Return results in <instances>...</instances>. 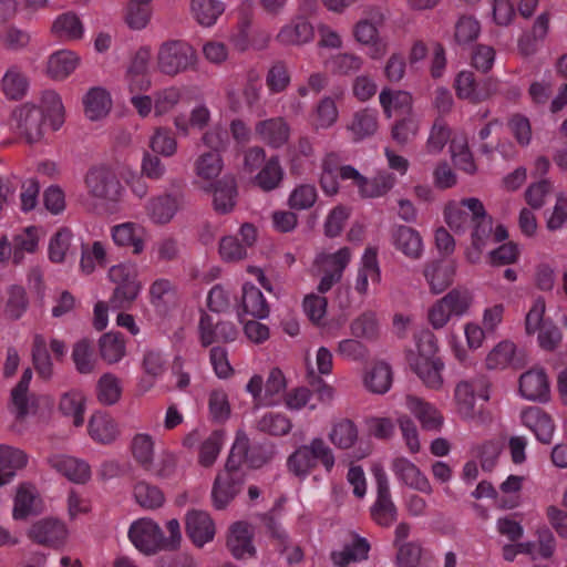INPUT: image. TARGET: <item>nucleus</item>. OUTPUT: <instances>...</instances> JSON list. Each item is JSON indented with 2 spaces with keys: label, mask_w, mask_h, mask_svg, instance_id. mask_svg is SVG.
<instances>
[{
  "label": "nucleus",
  "mask_w": 567,
  "mask_h": 567,
  "mask_svg": "<svg viewBox=\"0 0 567 567\" xmlns=\"http://www.w3.org/2000/svg\"><path fill=\"white\" fill-rule=\"evenodd\" d=\"M291 426L290 419L279 413H267L257 422V429L260 432L275 436L288 434Z\"/></svg>",
  "instance_id": "de8ad7c7"
},
{
  "label": "nucleus",
  "mask_w": 567,
  "mask_h": 567,
  "mask_svg": "<svg viewBox=\"0 0 567 567\" xmlns=\"http://www.w3.org/2000/svg\"><path fill=\"white\" fill-rule=\"evenodd\" d=\"M151 301L156 308H165L176 298L175 287L167 279L155 280L150 288Z\"/></svg>",
  "instance_id": "338daca9"
},
{
  "label": "nucleus",
  "mask_w": 567,
  "mask_h": 567,
  "mask_svg": "<svg viewBox=\"0 0 567 567\" xmlns=\"http://www.w3.org/2000/svg\"><path fill=\"white\" fill-rule=\"evenodd\" d=\"M380 104L384 110L388 117L391 116V110L401 111L402 114H409L412 110V96L405 91L392 92L389 89H383L380 93Z\"/></svg>",
  "instance_id": "a19ab883"
},
{
  "label": "nucleus",
  "mask_w": 567,
  "mask_h": 567,
  "mask_svg": "<svg viewBox=\"0 0 567 567\" xmlns=\"http://www.w3.org/2000/svg\"><path fill=\"white\" fill-rule=\"evenodd\" d=\"M28 455L16 447L0 445V487L9 484L17 471L25 467Z\"/></svg>",
  "instance_id": "4be33fe9"
},
{
  "label": "nucleus",
  "mask_w": 567,
  "mask_h": 567,
  "mask_svg": "<svg viewBox=\"0 0 567 567\" xmlns=\"http://www.w3.org/2000/svg\"><path fill=\"white\" fill-rule=\"evenodd\" d=\"M91 355L92 346L89 339H81L73 346L72 360L80 373L87 374L94 370V362L91 360Z\"/></svg>",
  "instance_id": "774afa93"
},
{
  "label": "nucleus",
  "mask_w": 567,
  "mask_h": 567,
  "mask_svg": "<svg viewBox=\"0 0 567 567\" xmlns=\"http://www.w3.org/2000/svg\"><path fill=\"white\" fill-rule=\"evenodd\" d=\"M68 534L65 524L53 517L37 520L28 530V537L34 543L54 549L64 546Z\"/></svg>",
  "instance_id": "423d86ee"
},
{
  "label": "nucleus",
  "mask_w": 567,
  "mask_h": 567,
  "mask_svg": "<svg viewBox=\"0 0 567 567\" xmlns=\"http://www.w3.org/2000/svg\"><path fill=\"white\" fill-rule=\"evenodd\" d=\"M280 509V503H277L269 512L259 514L258 517L264 523L267 533L277 542L279 551L284 553L288 547V535L280 528L276 513Z\"/></svg>",
  "instance_id": "09e8293b"
},
{
  "label": "nucleus",
  "mask_w": 567,
  "mask_h": 567,
  "mask_svg": "<svg viewBox=\"0 0 567 567\" xmlns=\"http://www.w3.org/2000/svg\"><path fill=\"white\" fill-rule=\"evenodd\" d=\"M128 537L134 546L146 555L164 550L163 530L152 519L142 518L134 522L130 527Z\"/></svg>",
  "instance_id": "39448f33"
},
{
  "label": "nucleus",
  "mask_w": 567,
  "mask_h": 567,
  "mask_svg": "<svg viewBox=\"0 0 567 567\" xmlns=\"http://www.w3.org/2000/svg\"><path fill=\"white\" fill-rule=\"evenodd\" d=\"M391 240L394 247L408 258H421L423 243L419 231L414 228L404 225L393 227L391 229Z\"/></svg>",
  "instance_id": "a211bd4d"
},
{
  "label": "nucleus",
  "mask_w": 567,
  "mask_h": 567,
  "mask_svg": "<svg viewBox=\"0 0 567 567\" xmlns=\"http://www.w3.org/2000/svg\"><path fill=\"white\" fill-rule=\"evenodd\" d=\"M409 364L427 388L437 390L442 386L444 363L441 359L411 361Z\"/></svg>",
  "instance_id": "cd10ccee"
},
{
  "label": "nucleus",
  "mask_w": 567,
  "mask_h": 567,
  "mask_svg": "<svg viewBox=\"0 0 567 567\" xmlns=\"http://www.w3.org/2000/svg\"><path fill=\"white\" fill-rule=\"evenodd\" d=\"M549 29V13L539 14L534 22L530 33H525L518 40V49L523 55H530L536 52V41L544 40Z\"/></svg>",
  "instance_id": "72a5a7b5"
},
{
  "label": "nucleus",
  "mask_w": 567,
  "mask_h": 567,
  "mask_svg": "<svg viewBox=\"0 0 567 567\" xmlns=\"http://www.w3.org/2000/svg\"><path fill=\"white\" fill-rule=\"evenodd\" d=\"M91 437L102 444L114 442L118 435L116 422L107 415H93L89 421Z\"/></svg>",
  "instance_id": "473e14b6"
},
{
  "label": "nucleus",
  "mask_w": 567,
  "mask_h": 567,
  "mask_svg": "<svg viewBox=\"0 0 567 567\" xmlns=\"http://www.w3.org/2000/svg\"><path fill=\"white\" fill-rule=\"evenodd\" d=\"M317 197V189L313 185L302 184L291 192L288 205L297 210L308 209L315 205Z\"/></svg>",
  "instance_id": "680f3d73"
},
{
  "label": "nucleus",
  "mask_w": 567,
  "mask_h": 567,
  "mask_svg": "<svg viewBox=\"0 0 567 567\" xmlns=\"http://www.w3.org/2000/svg\"><path fill=\"white\" fill-rule=\"evenodd\" d=\"M112 237L117 246L133 247V254L140 255L144 250V240L141 228L133 223L116 225L112 228Z\"/></svg>",
  "instance_id": "2f4dec72"
},
{
  "label": "nucleus",
  "mask_w": 567,
  "mask_h": 567,
  "mask_svg": "<svg viewBox=\"0 0 567 567\" xmlns=\"http://www.w3.org/2000/svg\"><path fill=\"white\" fill-rule=\"evenodd\" d=\"M527 363L523 351H517L511 341H502L496 344L486 357V367L489 370L504 369L511 365L514 369H523Z\"/></svg>",
  "instance_id": "9b49d317"
},
{
  "label": "nucleus",
  "mask_w": 567,
  "mask_h": 567,
  "mask_svg": "<svg viewBox=\"0 0 567 567\" xmlns=\"http://www.w3.org/2000/svg\"><path fill=\"white\" fill-rule=\"evenodd\" d=\"M209 189L214 192L213 205L218 214H228L234 209L238 196L237 182L234 175H224L220 179L210 184Z\"/></svg>",
  "instance_id": "2eb2a0df"
},
{
  "label": "nucleus",
  "mask_w": 567,
  "mask_h": 567,
  "mask_svg": "<svg viewBox=\"0 0 567 567\" xmlns=\"http://www.w3.org/2000/svg\"><path fill=\"white\" fill-rule=\"evenodd\" d=\"M259 138L272 148L284 146L290 136V127L284 117H272L260 121L255 126Z\"/></svg>",
  "instance_id": "f3484780"
},
{
  "label": "nucleus",
  "mask_w": 567,
  "mask_h": 567,
  "mask_svg": "<svg viewBox=\"0 0 567 567\" xmlns=\"http://www.w3.org/2000/svg\"><path fill=\"white\" fill-rule=\"evenodd\" d=\"M198 329L203 347H209L218 341L231 342L238 334L234 323L229 321L214 323L212 317L206 312H203L200 316Z\"/></svg>",
  "instance_id": "9d476101"
},
{
  "label": "nucleus",
  "mask_w": 567,
  "mask_h": 567,
  "mask_svg": "<svg viewBox=\"0 0 567 567\" xmlns=\"http://www.w3.org/2000/svg\"><path fill=\"white\" fill-rule=\"evenodd\" d=\"M241 309L243 313L256 319H265L270 312V307L262 292L250 282H246L243 286Z\"/></svg>",
  "instance_id": "b1692460"
},
{
  "label": "nucleus",
  "mask_w": 567,
  "mask_h": 567,
  "mask_svg": "<svg viewBox=\"0 0 567 567\" xmlns=\"http://www.w3.org/2000/svg\"><path fill=\"white\" fill-rule=\"evenodd\" d=\"M35 487L30 483H22L17 489L12 516L16 520H24L31 515H38L35 508L37 501Z\"/></svg>",
  "instance_id": "a878e982"
},
{
  "label": "nucleus",
  "mask_w": 567,
  "mask_h": 567,
  "mask_svg": "<svg viewBox=\"0 0 567 567\" xmlns=\"http://www.w3.org/2000/svg\"><path fill=\"white\" fill-rule=\"evenodd\" d=\"M136 502L144 508L155 509L163 505L164 494L156 486L140 482L134 487Z\"/></svg>",
  "instance_id": "603ef678"
},
{
  "label": "nucleus",
  "mask_w": 567,
  "mask_h": 567,
  "mask_svg": "<svg viewBox=\"0 0 567 567\" xmlns=\"http://www.w3.org/2000/svg\"><path fill=\"white\" fill-rule=\"evenodd\" d=\"M40 107L45 116L51 117L53 128L58 130L63 123V105L60 96L54 91L43 92Z\"/></svg>",
  "instance_id": "69168bd1"
},
{
  "label": "nucleus",
  "mask_w": 567,
  "mask_h": 567,
  "mask_svg": "<svg viewBox=\"0 0 567 567\" xmlns=\"http://www.w3.org/2000/svg\"><path fill=\"white\" fill-rule=\"evenodd\" d=\"M244 483L240 478L224 477L217 475L212 489L213 505L216 509H225L228 504L240 493Z\"/></svg>",
  "instance_id": "5701e85b"
},
{
  "label": "nucleus",
  "mask_w": 567,
  "mask_h": 567,
  "mask_svg": "<svg viewBox=\"0 0 567 567\" xmlns=\"http://www.w3.org/2000/svg\"><path fill=\"white\" fill-rule=\"evenodd\" d=\"M249 452V439L243 432H238L235 442L230 449V453L225 463V468L217 475L224 477H238L245 483V473L241 471V464L246 462Z\"/></svg>",
  "instance_id": "aec40b11"
},
{
  "label": "nucleus",
  "mask_w": 567,
  "mask_h": 567,
  "mask_svg": "<svg viewBox=\"0 0 567 567\" xmlns=\"http://www.w3.org/2000/svg\"><path fill=\"white\" fill-rule=\"evenodd\" d=\"M372 473L377 482V501L370 512L373 520L383 527L396 520L398 508L391 498L386 474L381 465H374Z\"/></svg>",
  "instance_id": "7ed1b4c3"
},
{
  "label": "nucleus",
  "mask_w": 567,
  "mask_h": 567,
  "mask_svg": "<svg viewBox=\"0 0 567 567\" xmlns=\"http://www.w3.org/2000/svg\"><path fill=\"white\" fill-rule=\"evenodd\" d=\"M313 37L312 24L305 18L298 17L281 28L277 34V41L282 45H302L312 41Z\"/></svg>",
  "instance_id": "412c9836"
},
{
  "label": "nucleus",
  "mask_w": 567,
  "mask_h": 567,
  "mask_svg": "<svg viewBox=\"0 0 567 567\" xmlns=\"http://www.w3.org/2000/svg\"><path fill=\"white\" fill-rule=\"evenodd\" d=\"M141 290L140 281L117 285L110 298V306L114 310L128 309L137 298Z\"/></svg>",
  "instance_id": "4d7b16f0"
},
{
  "label": "nucleus",
  "mask_w": 567,
  "mask_h": 567,
  "mask_svg": "<svg viewBox=\"0 0 567 567\" xmlns=\"http://www.w3.org/2000/svg\"><path fill=\"white\" fill-rule=\"evenodd\" d=\"M378 126L375 112L363 109L353 114L347 128L353 134V141L360 142L372 136L378 131Z\"/></svg>",
  "instance_id": "bb28decb"
},
{
  "label": "nucleus",
  "mask_w": 567,
  "mask_h": 567,
  "mask_svg": "<svg viewBox=\"0 0 567 567\" xmlns=\"http://www.w3.org/2000/svg\"><path fill=\"white\" fill-rule=\"evenodd\" d=\"M353 337L374 340L379 333V324L373 312H364L354 319L350 324Z\"/></svg>",
  "instance_id": "6e6d98bb"
},
{
  "label": "nucleus",
  "mask_w": 567,
  "mask_h": 567,
  "mask_svg": "<svg viewBox=\"0 0 567 567\" xmlns=\"http://www.w3.org/2000/svg\"><path fill=\"white\" fill-rule=\"evenodd\" d=\"M224 9V3L218 0H192L195 18L204 27L213 25Z\"/></svg>",
  "instance_id": "37998d69"
},
{
  "label": "nucleus",
  "mask_w": 567,
  "mask_h": 567,
  "mask_svg": "<svg viewBox=\"0 0 567 567\" xmlns=\"http://www.w3.org/2000/svg\"><path fill=\"white\" fill-rule=\"evenodd\" d=\"M153 446V440L147 434H136L132 441L133 455L146 471L152 467Z\"/></svg>",
  "instance_id": "bf43d9fd"
},
{
  "label": "nucleus",
  "mask_w": 567,
  "mask_h": 567,
  "mask_svg": "<svg viewBox=\"0 0 567 567\" xmlns=\"http://www.w3.org/2000/svg\"><path fill=\"white\" fill-rule=\"evenodd\" d=\"M195 169L197 176L204 179H213L217 177L223 169V159L217 152H207L202 154L196 163Z\"/></svg>",
  "instance_id": "864d4df0"
},
{
  "label": "nucleus",
  "mask_w": 567,
  "mask_h": 567,
  "mask_svg": "<svg viewBox=\"0 0 567 567\" xmlns=\"http://www.w3.org/2000/svg\"><path fill=\"white\" fill-rule=\"evenodd\" d=\"M395 178L390 173H379L372 179L363 176L359 186L362 197L373 198L385 195L394 185Z\"/></svg>",
  "instance_id": "79ce46f5"
},
{
  "label": "nucleus",
  "mask_w": 567,
  "mask_h": 567,
  "mask_svg": "<svg viewBox=\"0 0 567 567\" xmlns=\"http://www.w3.org/2000/svg\"><path fill=\"white\" fill-rule=\"evenodd\" d=\"M285 172L280 165L279 156H271L260 172L255 176V184L264 192L278 188L284 179Z\"/></svg>",
  "instance_id": "c85d7f7f"
},
{
  "label": "nucleus",
  "mask_w": 567,
  "mask_h": 567,
  "mask_svg": "<svg viewBox=\"0 0 567 567\" xmlns=\"http://www.w3.org/2000/svg\"><path fill=\"white\" fill-rule=\"evenodd\" d=\"M359 439L358 427L350 419H342L333 424L329 440L342 450L351 449Z\"/></svg>",
  "instance_id": "f704fd0d"
},
{
  "label": "nucleus",
  "mask_w": 567,
  "mask_h": 567,
  "mask_svg": "<svg viewBox=\"0 0 567 567\" xmlns=\"http://www.w3.org/2000/svg\"><path fill=\"white\" fill-rule=\"evenodd\" d=\"M28 79L17 68H10L2 78V90L10 100L22 99L28 90Z\"/></svg>",
  "instance_id": "c03bdc74"
},
{
  "label": "nucleus",
  "mask_w": 567,
  "mask_h": 567,
  "mask_svg": "<svg viewBox=\"0 0 567 567\" xmlns=\"http://www.w3.org/2000/svg\"><path fill=\"white\" fill-rule=\"evenodd\" d=\"M417 353L410 352L408 354V361H427L440 359L436 357L437 352V339L436 337L429 330L422 331L416 341Z\"/></svg>",
  "instance_id": "49530a36"
},
{
  "label": "nucleus",
  "mask_w": 567,
  "mask_h": 567,
  "mask_svg": "<svg viewBox=\"0 0 567 567\" xmlns=\"http://www.w3.org/2000/svg\"><path fill=\"white\" fill-rule=\"evenodd\" d=\"M519 392L530 400L547 402L550 398V388L544 369H530L519 377Z\"/></svg>",
  "instance_id": "1a4fd4ad"
},
{
  "label": "nucleus",
  "mask_w": 567,
  "mask_h": 567,
  "mask_svg": "<svg viewBox=\"0 0 567 567\" xmlns=\"http://www.w3.org/2000/svg\"><path fill=\"white\" fill-rule=\"evenodd\" d=\"M147 209L156 224H166L178 209L177 198L168 194L161 195L150 202Z\"/></svg>",
  "instance_id": "e433bc0d"
},
{
  "label": "nucleus",
  "mask_w": 567,
  "mask_h": 567,
  "mask_svg": "<svg viewBox=\"0 0 567 567\" xmlns=\"http://www.w3.org/2000/svg\"><path fill=\"white\" fill-rule=\"evenodd\" d=\"M456 94L460 99H467L473 103L486 100L493 91L496 90V82L488 80L482 86L472 72L463 71L458 73L455 80Z\"/></svg>",
  "instance_id": "dca6fc26"
},
{
  "label": "nucleus",
  "mask_w": 567,
  "mask_h": 567,
  "mask_svg": "<svg viewBox=\"0 0 567 567\" xmlns=\"http://www.w3.org/2000/svg\"><path fill=\"white\" fill-rule=\"evenodd\" d=\"M118 379L111 373L103 374L97 382V399L104 405H113L121 398Z\"/></svg>",
  "instance_id": "5fc2aeb1"
},
{
  "label": "nucleus",
  "mask_w": 567,
  "mask_h": 567,
  "mask_svg": "<svg viewBox=\"0 0 567 567\" xmlns=\"http://www.w3.org/2000/svg\"><path fill=\"white\" fill-rule=\"evenodd\" d=\"M223 446V432L214 431L200 445L198 462L204 467H210Z\"/></svg>",
  "instance_id": "13d9d810"
},
{
  "label": "nucleus",
  "mask_w": 567,
  "mask_h": 567,
  "mask_svg": "<svg viewBox=\"0 0 567 567\" xmlns=\"http://www.w3.org/2000/svg\"><path fill=\"white\" fill-rule=\"evenodd\" d=\"M85 183L92 196L111 202L117 200L122 189L114 172L105 166L91 168L85 176Z\"/></svg>",
  "instance_id": "0eeeda50"
},
{
  "label": "nucleus",
  "mask_w": 567,
  "mask_h": 567,
  "mask_svg": "<svg viewBox=\"0 0 567 567\" xmlns=\"http://www.w3.org/2000/svg\"><path fill=\"white\" fill-rule=\"evenodd\" d=\"M32 361L40 378L44 380L51 379L53 375V364L47 349L45 340L41 334H37L33 339Z\"/></svg>",
  "instance_id": "ea45409f"
},
{
  "label": "nucleus",
  "mask_w": 567,
  "mask_h": 567,
  "mask_svg": "<svg viewBox=\"0 0 567 567\" xmlns=\"http://www.w3.org/2000/svg\"><path fill=\"white\" fill-rule=\"evenodd\" d=\"M392 384V370L385 362H378L364 377V385L373 393L383 394Z\"/></svg>",
  "instance_id": "c9c22d12"
},
{
  "label": "nucleus",
  "mask_w": 567,
  "mask_h": 567,
  "mask_svg": "<svg viewBox=\"0 0 567 567\" xmlns=\"http://www.w3.org/2000/svg\"><path fill=\"white\" fill-rule=\"evenodd\" d=\"M383 14L377 11L371 19L360 20L354 27V37L362 44L375 43L378 27L383 23Z\"/></svg>",
  "instance_id": "3c124183"
},
{
  "label": "nucleus",
  "mask_w": 567,
  "mask_h": 567,
  "mask_svg": "<svg viewBox=\"0 0 567 567\" xmlns=\"http://www.w3.org/2000/svg\"><path fill=\"white\" fill-rule=\"evenodd\" d=\"M78 55L68 50L53 53L48 61V74L54 80H63L69 76L76 68Z\"/></svg>",
  "instance_id": "7c9ffc66"
},
{
  "label": "nucleus",
  "mask_w": 567,
  "mask_h": 567,
  "mask_svg": "<svg viewBox=\"0 0 567 567\" xmlns=\"http://www.w3.org/2000/svg\"><path fill=\"white\" fill-rule=\"evenodd\" d=\"M254 530L247 522H236L229 528L227 537V547L237 559L244 558L246 555L254 557L256 548L252 545Z\"/></svg>",
  "instance_id": "f8f14e48"
},
{
  "label": "nucleus",
  "mask_w": 567,
  "mask_h": 567,
  "mask_svg": "<svg viewBox=\"0 0 567 567\" xmlns=\"http://www.w3.org/2000/svg\"><path fill=\"white\" fill-rule=\"evenodd\" d=\"M50 464L62 473L70 481L83 484L91 476L90 465L74 457H53L49 460Z\"/></svg>",
  "instance_id": "393cba45"
},
{
  "label": "nucleus",
  "mask_w": 567,
  "mask_h": 567,
  "mask_svg": "<svg viewBox=\"0 0 567 567\" xmlns=\"http://www.w3.org/2000/svg\"><path fill=\"white\" fill-rule=\"evenodd\" d=\"M185 530L197 547H203L213 540L216 533L213 518L207 512L200 509H192L186 514Z\"/></svg>",
  "instance_id": "6e6552de"
},
{
  "label": "nucleus",
  "mask_w": 567,
  "mask_h": 567,
  "mask_svg": "<svg viewBox=\"0 0 567 567\" xmlns=\"http://www.w3.org/2000/svg\"><path fill=\"white\" fill-rule=\"evenodd\" d=\"M522 422L543 444H550L555 431L551 417L538 406H530L522 412Z\"/></svg>",
  "instance_id": "ddd939ff"
},
{
  "label": "nucleus",
  "mask_w": 567,
  "mask_h": 567,
  "mask_svg": "<svg viewBox=\"0 0 567 567\" xmlns=\"http://www.w3.org/2000/svg\"><path fill=\"white\" fill-rule=\"evenodd\" d=\"M83 103L85 115L91 121H96L105 116L112 105L110 94L102 87H92L86 93Z\"/></svg>",
  "instance_id": "c756f323"
},
{
  "label": "nucleus",
  "mask_w": 567,
  "mask_h": 567,
  "mask_svg": "<svg viewBox=\"0 0 567 567\" xmlns=\"http://www.w3.org/2000/svg\"><path fill=\"white\" fill-rule=\"evenodd\" d=\"M100 355L107 363L118 362L125 354V343L120 332L104 333L99 340Z\"/></svg>",
  "instance_id": "4c0bfd02"
},
{
  "label": "nucleus",
  "mask_w": 567,
  "mask_h": 567,
  "mask_svg": "<svg viewBox=\"0 0 567 567\" xmlns=\"http://www.w3.org/2000/svg\"><path fill=\"white\" fill-rule=\"evenodd\" d=\"M478 388L480 392L477 395L483 401H488L489 395L487 384H485L483 381H461L460 383H457L455 388V401L457 404L458 413L464 419L486 422L491 419L489 413L485 412L481 406H476L475 392L478 390Z\"/></svg>",
  "instance_id": "f03ea898"
},
{
  "label": "nucleus",
  "mask_w": 567,
  "mask_h": 567,
  "mask_svg": "<svg viewBox=\"0 0 567 567\" xmlns=\"http://www.w3.org/2000/svg\"><path fill=\"white\" fill-rule=\"evenodd\" d=\"M287 465L289 471L299 477L308 475L310 471L316 467L315 461L312 460L306 445H301L300 447H298L288 457Z\"/></svg>",
  "instance_id": "052dcab7"
},
{
  "label": "nucleus",
  "mask_w": 567,
  "mask_h": 567,
  "mask_svg": "<svg viewBox=\"0 0 567 567\" xmlns=\"http://www.w3.org/2000/svg\"><path fill=\"white\" fill-rule=\"evenodd\" d=\"M151 14L152 9L150 4L127 2L124 20L130 29L142 30L148 24Z\"/></svg>",
  "instance_id": "0e129e2a"
},
{
  "label": "nucleus",
  "mask_w": 567,
  "mask_h": 567,
  "mask_svg": "<svg viewBox=\"0 0 567 567\" xmlns=\"http://www.w3.org/2000/svg\"><path fill=\"white\" fill-rule=\"evenodd\" d=\"M481 25L473 17L462 16L455 23L454 41L462 47L474 42L480 34Z\"/></svg>",
  "instance_id": "8fccbe9b"
},
{
  "label": "nucleus",
  "mask_w": 567,
  "mask_h": 567,
  "mask_svg": "<svg viewBox=\"0 0 567 567\" xmlns=\"http://www.w3.org/2000/svg\"><path fill=\"white\" fill-rule=\"evenodd\" d=\"M443 301L454 316L460 317L467 312L472 305L473 297L467 289L455 288L443 297Z\"/></svg>",
  "instance_id": "e2e57ef3"
},
{
  "label": "nucleus",
  "mask_w": 567,
  "mask_h": 567,
  "mask_svg": "<svg viewBox=\"0 0 567 567\" xmlns=\"http://www.w3.org/2000/svg\"><path fill=\"white\" fill-rule=\"evenodd\" d=\"M11 121L14 123L18 133L29 144L39 142L42 138L45 115L44 111L38 105L24 103L16 107L11 114Z\"/></svg>",
  "instance_id": "20e7f679"
},
{
  "label": "nucleus",
  "mask_w": 567,
  "mask_h": 567,
  "mask_svg": "<svg viewBox=\"0 0 567 567\" xmlns=\"http://www.w3.org/2000/svg\"><path fill=\"white\" fill-rule=\"evenodd\" d=\"M84 396L76 391H70L61 396L59 410L66 416H73V424L81 426L84 423Z\"/></svg>",
  "instance_id": "a18cd8bd"
},
{
  "label": "nucleus",
  "mask_w": 567,
  "mask_h": 567,
  "mask_svg": "<svg viewBox=\"0 0 567 567\" xmlns=\"http://www.w3.org/2000/svg\"><path fill=\"white\" fill-rule=\"evenodd\" d=\"M52 32L59 38L79 40L83 37V24L74 12H66L56 18Z\"/></svg>",
  "instance_id": "58836bf2"
},
{
  "label": "nucleus",
  "mask_w": 567,
  "mask_h": 567,
  "mask_svg": "<svg viewBox=\"0 0 567 567\" xmlns=\"http://www.w3.org/2000/svg\"><path fill=\"white\" fill-rule=\"evenodd\" d=\"M197 60L196 50L179 40L164 42L157 52V68L163 74L169 76L195 70Z\"/></svg>",
  "instance_id": "f257e3e1"
},
{
  "label": "nucleus",
  "mask_w": 567,
  "mask_h": 567,
  "mask_svg": "<svg viewBox=\"0 0 567 567\" xmlns=\"http://www.w3.org/2000/svg\"><path fill=\"white\" fill-rule=\"evenodd\" d=\"M455 271L454 262L440 259L427 262L424 266L423 275L431 292L439 295L452 285Z\"/></svg>",
  "instance_id": "4468645a"
},
{
  "label": "nucleus",
  "mask_w": 567,
  "mask_h": 567,
  "mask_svg": "<svg viewBox=\"0 0 567 567\" xmlns=\"http://www.w3.org/2000/svg\"><path fill=\"white\" fill-rule=\"evenodd\" d=\"M392 468L402 483L410 488L425 494L432 493V486L427 477L409 460L404 457L395 458L392 463Z\"/></svg>",
  "instance_id": "6ab92c4d"
}]
</instances>
